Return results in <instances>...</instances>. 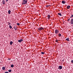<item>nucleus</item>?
I'll use <instances>...</instances> for the list:
<instances>
[{
  "instance_id": "1",
  "label": "nucleus",
  "mask_w": 73,
  "mask_h": 73,
  "mask_svg": "<svg viewBox=\"0 0 73 73\" xmlns=\"http://www.w3.org/2000/svg\"><path fill=\"white\" fill-rule=\"evenodd\" d=\"M27 4V1L23 0L22 4L23 5V4Z\"/></svg>"
},
{
  "instance_id": "2",
  "label": "nucleus",
  "mask_w": 73,
  "mask_h": 73,
  "mask_svg": "<svg viewBox=\"0 0 73 73\" xmlns=\"http://www.w3.org/2000/svg\"><path fill=\"white\" fill-rule=\"evenodd\" d=\"M38 29L39 31H41L42 30V29H43V28H42V27H41L39 28H38Z\"/></svg>"
},
{
  "instance_id": "3",
  "label": "nucleus",
  "mask_w": 73,
  "mask_h": 73,
  "mask_svg": "<svg viewBox=\"0 0 73 73\" xmlns=\"http://www.w3.org/2000/svg\"><path fill=\"white\" fill-rule=\"evenodd\" d=\"M59 32V31L57 29H56L55 31V33L56 34H57V33H58Z\"/></svg>"
},
{
  "instance_id": "4",
  "label": "nucleus",
  "mask_w": 73,
  "mask_h": 73,
  "mask_svg": "<svg viewBox=\"0 0 73 73\" xmlns=\"http://www.w3.org/2000/svg\"><path fill=\"white\" fill-rule=\"evenodd\" d=\"M70 23H71V24H73V19L72 18L71 19Z\"/></svg>"
},
{
  "instance_id": "5",
  "label": "nucleus",
  "mask_w": 73,
  "mask_h": 73,
  "mask_svg": "<svg viewBox=\"0 0 73 73\" xmlns=\"http://www.w3.org/2000/svg\"><path fill=\"white\" fill-rule=\"evenodd\" d=\"M19 42H21L22 41H23V39H21L18 40Z\"/></svg>"
},
{
  "instance_id": "6",
  "label": "nucleus",
  "mask_w": 73,
  "mask_h": 73,
  "mask_svg": "<svg viewBox=\"0 0 73 73\" xmlns=\"http://www.w3.org/2000/svg\"><path fill=\"white\" fill-rule=\"evenodd\" d=\"M47 16L48 17V19L49 20V19H50V15H47Z\"/></svg>"
},
{
  "instance_id": "7",
  "label": "nucleus",
  "mask_w": 73,
  "mask_h": 73,
  "mask_svg": "<svg viewBox=\"0 0 73 73\" xmlns=\"http://www.w3.org/2000/svg\"><path fill=\"white\" fill-rule=\"evenodd\" d=\"M14 28L15 30V31H16L17 29V26H15L14 27Z\"/></svg>"
},
{
  "instance_id": "8",
  "label": "nucleus",
  "mask_w": 73,
  "mask_h": 73,
  "mask_svg": "<svg viewBox=\"0 0 73 73\" xmlns=\"http://www.w3.org/2000/svg\"><path fill=\"white\" fill-rule=\"evenodd\" d=\"M2 70H5V67H2Z\"/></svg>"
},
{
  "instance_id": "9",
  "label": "nucleus",
  "mask_w": 73,
  "mask_h": 73,
  "mask_svg": "<svg viewBox=\"0 0 73 73\" xmlns=\"http://www.w3.org/2000/svg\"><path fill=\"white\" fill-rule=\"evenodd\" d=\"M3 4H5V1L3 0L2 1Z\"/></svg>"
},
{
  "instance_id": "10",
  "label": "nucleus",
  "mask_w": 73,
  "mask_h": 73,
  "mask_svg": "<svg viewBox=\"0 0 73 73\" xmlns=\"http://www.w3.org/2000/svg\"><path fill=\"white\" fill-rule=\"evenodd\" d=\"M59 68L60 69H62V66H59Z\"/></svg>"
},
{
  "instance_id": "11",
  "label": "nucleus",
  "mask_w": 73,
  "mask_h": 73,
  "mask_svg": "<svg viewBox=\"0 0 73 73\" xmlns=\"http://www.w3.org/2000/svg\"><path fill=\"white\" fill-rule=\"evenodd\" d=\"M70 5L68 6L67 7V9H70Z\"/></svg>"
},
{
  "instance_id": "12",
  "label": "nucleus",
  "mask_w": 73,
  "mask_h": 73,
  "mask_svg": "<svg viewBox=\"0 0 73 73\" xmlns=\"http://www.w3.org/2000/svg\"><path fill=\"white\" fill-rule=\"evenodd\" d=\"M8 13L9 14H11V10H9L8 11Z\"/></svg>"
},
{
  "instance_id": "13",
  "label": "nucleus",
  "mask_w": 73,
  "mask_h": 73,
  "mask_svg": "<svg viewBox=\"0 0 73 73\" xmlns=\"http://www.w3.org/2000/svg\"><path fill=\"white\" fill-rule=\"evenodd\" d=\"M62 4H65V2L64 1H62Z\"/></svg>"
},
{
  "instance_id": "14",
  "label": "nucleus",
  "mask_w": 73,
  "mask_h": 73,
  "mask_svg": "<svg viewBox=\"0 0 73 73\" xmlns=\"http://www.w3.org/2000/svg\"><path fill=\"white\" fill-rule=\"evenodd\" d=\"M10 44L11 45L13 44V42L12 41H10Z\"/></svg>"
},
{
  "instance_id": "15",
  "label": "nucleus",
  "mask_w": 73,
  "mask_h": 73,
  "mask_svg": "<svg viewBox=\"0 0 73 73\" xmlns=\"http://www.w3.org/2000/svg\"><path fill=\"white\" fill-rule=\"evenodd\" d=\"M58 36L59 37H61V34L59 33V34H58Z\"/></svg>"
},
{
  "instance_id": "16",
  "label": "nucleus",
  "mask_w": 73,
  "mask_h": 73,
  "mask_svg": "<svg viewBox=\"0 0 73 73\" xmlns=\"http://www.w3.org/2000/svg\"><path fill=\"white\" fill-rule=\"evenodd\" d=\"M11 68H13V67H14V65L13 64L11 65Z\"/></svg>"
},
{
  "instance_id": "17",
  "label": "nucleus",
  "mask_w": 73,
  "mask_h": 73,
  "mask_svg": "<svg viewBox=\"0 0 73 73\" xmlns=\"http://www.w3.org/2000/svg\"><path fill=\"white\" fill-rule=\"evenodd\" d=\"M66 41H69V38H67L66 39Z\"/></svg>"
},
{
  "instance_id": "18",
  "label": "nucleus",
  "mask_w": 73,
  "mask_h": 73,
  "mask_svg": "<svg viewBox=\"0 0 73 73\" xmlns=\"http://www.w3.org/2000/svg\"><path fill=\"white\" fill-rule=\"evenodd\" d=\"M58 15H59V16H62V15L61 13H58Z\"/></svg>"
},
{
  "instance_id": "19",
  "label": "nucleus",
  "mask_w": 73,
  "mask_h": 73,
  "mask_svg": "<svg viewBox=\"0 0 73 73\" xmlns=\"http://www.w3.org/2000/svg\"><path fill=\"white\" fill-rule=\"evenodd\" d=\"M9 28H10V29H11L12 28V26H11V25H9Z\"/></svg>"
},
{
  "instance_id": "20",
  "label": "nucleus",
  "mask_w": 73,
  "mask_h": 73,
  "mask_svg": "<svg viewBox=\"0 0 73 73\" xmlns=\"http://www.w3.org/2000/svg\"><path fill=\"white\" fill-rule=\"evenodd\" d=\"M8 72H12V70H11L10 69V70H8Z\"/></svg>"
},
{
  "instance_id": "21",
  "label": "nucleus",
  "mask_w": 73,
  "mask_h": 73,
  "mask_svg": "<svg viewBox=\"0 0 73 73\" xmlns=\"http://www.w3.org/2000/svg\"><path fill=\"white\" fill-rule=\"evenodd\" d=\"M41 54H44L45 52H41Z\"/></svg>"
},
{
  "instance_id": "22",
  "label": "nucleus",
  "mask_w": 73,
  "mask_h": 73,
  "mask_svg": "<svg viewBox=\"0 0 73 73\" xmlns=\"http://www.w3.org/2000/svg\"><path fill=\"white\" fill-rule=\"evenodd\" d=\"M73 17V15H71V16L70 17V19L71 18H72V17Z\"/></svg>"
},
{
  "instance_id": "23",
  "label": "nucleus",
  "mask_w": 73,
  "mask_h": 73,
  "mask_svg": "<svg viewBox=\"0 0 73 73\" xmlns=\"http://www.w3.org/2000/svg\"><path fill=\"white\" fill-rule=\"evenodd\" d=\"M17 25H20V23H17Z\"/></svg>"
},
{
  "instance_id": "24",
  "label": "nucleus",
  "mask_w": 73,
  "mask_h": 73,
  "mask_svg": "<svg viewBox=\"0 0 73 73\" xmlns=\"http://www.w3.org/2000/svg\"><path fill=\"white\" fill-rule=\"evenodd\" d=\"M8 25H11V23H9V22H8Z\"/></svg>"
},
{
  "instance_id": "25",
  "label": "nucleus",
  "mask_w": 73,
  "mask_h": 73,
  "mask_svg": "<svg viewBox=\"0 0 73 73\" xmlns=\"http://www.w3.org/2000/svg\"><path fill=\"white\" fill-rule=\"evenodd\" d=\"M50 6V5H46V7H49Z\"/></svg>"
},
{
  "instance_id": "26",
  "label": "nucleus",
  "mask_w": 73,
  "mask_h": 73,
  "mask_svg": "<svg viewBox=\"0 0 73 73\" xmlns=\"http://www.w3.org/2000/svg\"><path fill=\"white\" fill-rule=\"evenodd\" d=\"M70 20V18H69V19H68L67 20V21H69Z\"/></svg>"
},
{
  "instance_id": "27",
  "label": "nucleus",
  "mask_w": 73,
  "mask_h": 73,
  "mask_svg": "<svg viewBox=\"0 0 73 73\" xmlns=\"http://www.w3.org/2000/svg\"><path fill=\"white\" fill-rule=\"evenodd\" d=\"M71 63H72V64H73V60H72L71 61Z\"/></svg>"
},
{
  "instance_id": "28",
  "label": "nucleus",
  "mask_w": 73,
  "mask_h": 73,
  "mask_svg": "<svg viewBox=\"0 0 73 73\" xmlns=\"http://www.w3.org/2000/svg\"><path fill=\"white\" fill-rule=\"evenodd\" d=\"M57 41H58L57 40H55V42H57Z\"/></svg>"
},
{
  "instance_id": "29",
  "label": "nucleus",
  "mask_w": 73,
  "mask_h": 73,
  "mask_svg": "<svg viewBox=\"0 0 73 73\" xmlns=\"http://www.w3.org/2000/svg\"><path fill=\"white\" fill-rule=\"evenodd\" d=\"M62 61L63 62L64 61V60H62Z\"/></svg>"
},
{
  "instance_id": "30",
  "label": "nucleus",
  "mask_w": 73,
  "mask_h": 73,
  "mask_svg": "<svg viewBox=\"0 0 73 73\" xmlns=\"http://www.w3.org/2000/svg\"><path fill=\"white\" fill-rule=\"evenodd\" d=\"M5 73H8V72H5Z\"/></svg>"
},
{
  "instance_id": "31",
  "label": "nucleus",
  "mask_w": 73,
  "mask_h": 73,
  "mask_svg": "<svg viewBox=\"0 0 73 73\" xmlns=\"http://www.w3.org/2000/svg\"><path fill=\"white\" fill-rule=\"evenodd\" d=\"M8 1V0H6V2H7V1Z\"/></svg>"
},
{
  "instance_id": "32",
  "label": "nucleus",
  "mask_w": 73,
  "mask_h": 73,
  "mask_svg": "<svg viewBox=\"0 0 73 73\" xmlns=\"http://www.w3.org/2000/svg\"><path fill=\"white\" fill-rule=\"evenodd\" d=\"M8 60H11V58H9Z\"/></svg>"
}]
</instances>
